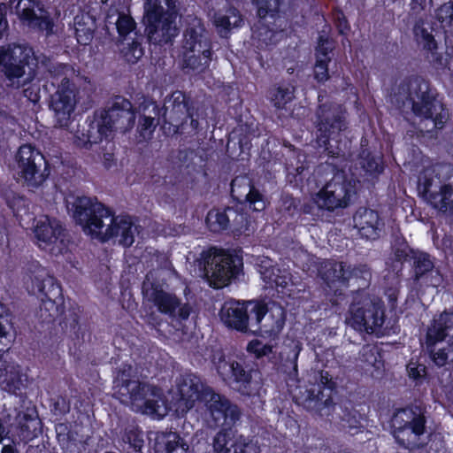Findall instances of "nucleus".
I'll return each instance as SVG.
<instances>
[{
    "label": "nucleus",
    "instance_id": "52",
    "mask_svg": "<svg viewBox=\"0 0 453 453\" xmlns=\"http://www.w3.org/2000/svg\"><path fill=\"white\" fill-rule=\"evenodd\" d=\"M426 53L430 55V62L436 68H447L449 65L448 58H445L442 53L438 52V50L426 51ZM429 58V56H427Z\"/></svg>",
    "mask_w": 453,
    "mask_h": 453
},
{
    "label": "nucleus",
    "instance_id": "33",
    "mask_svg": "<svg viewBox=\"0 0 453 453\" xmlns=\"http://www.w3.org/2000/svg\"><path fill=\"white\" fill-rule=\"evenodd\" d=\"M157 453H188V445L176 432L158 434L156 439Z\"/></svg>",
    "mask_w": 453,
    "mask_h": 453
},
{
    "label": "nucleus",
    "instance_id": "17",
    "mask_svg": "<svg viewBox=\"0 0 453 453\" xmlns=\"http://www.w3.org/2000/svg\"><path fill=\"white\" fill-rule=\"evenodd\" d=\"M17 175L28 188H38L47 179L49 172L42 154L31 145H23L16 155Z\"/></svg>",
    "mask_w": 453,
    "mask_h": 453
},
{
    "label": "nucleus",
    "instance_id": "6",
    "mask_svg": "<svg viewBox=\"0 0 453 453\" xmlns=\"http://www.w3.org/2000/svg\"><path fill=\"white\" fill-rule=\"evenodd\" d=\"M178 0H145L142 24L148 40L155 45H173L180 32Z\"/></svg>",
    "mask_w": 453,
    "mask_h": 453
},
{
    "label": "nucleus",
    "instance_id": "23",
    "mask_svg": "<svg viewBox=\"0 0 453 453\" xmlns=\"http://www.w3.org/2000/svg\"><path fill=\"white\" fill-rule=\"evenodd\" d=\"M219 317L222 323L229 329L244 334L250 330V317L245 307V300L225 301L219 311Z\"/></svg>",
    "mask_w": 453,
    "mask_h": 453
},
{
    "label": "nucleus",
    "instance_id": "26",
    "mask_svg": "<svg viewBox=\"0 0 453 453\" xmlns=\"http://www.w3.org/2000/svg\"><path fill=\"white\" fill-rule=\"evenodd\" d=\"M262 279L269 288H275L283 297L290 299L299 298V291L296 292L295 284L292 281V275L281 271L279 267L270 266L262 273Z\"/></svg>",
    "mask_w": 453,
    "mask_h": 453
},
{
    "label": "nucleus",
    "instance_id": "40",
    "mask_svg": "<svg viewBox=\"0 0 453 453\" xmlns=\"http://www.w3.org/2000/svg\"><path fill=\"white\" fill-rule=\"evenodd\" d=\"M359 358L361 362L379 368L376 365L382 362V349L379 348L377 343L365 344L359 350Z\"/></svg>",
    "mask_w": 453,
    "mask_h": 453
},
{
    "label": "nucleus",
    "instance_id": "44",
    "mask_svg": "<svg viewBox=\"0 0 453 453\" xmlns=\"http://www.w3.org/2000/svg\"><path fill=\"white\" fill-rule=\"evenodd\" d=\"M435 14L443 27L453 29V1L441 5Z\"/></svg>",
    "mask_w": 453,
    "mask_h": 453
},
{
    "label": "nucleus",
    "instance_id": "21",
    "mask_svg": "<svg viewBox=\"0 0 453 453\" xmlns=\"http://www.w3.org/2000/svg\"><path fill=\"white\" fill-rule=\"evenodd\" d=\"M15 13L20 22L29 27L53 33L54 23L49 12L36 0H18L14 6Z\"/></svg>",
    "mask_w": 453,
    "mask_h": 453
},
{
    "label": "nucleus",
    "instance_id": "30",
    "mask_svg": "<svg viewBox=\"0 0 453 453\" xmlns=\"http://www.w3.org/2000/svg\"><path fill=\"white\" fill-rule=\"evenodd\" d=\"M118 443L127 453L141 452L144 446L143 431L136 425L128 424L120 430Z\"/></svg>",
    "mask_w": 453,
    "mask_h": 453
},
{
    "label": "nucleus",
    "instance_id": "54",
    "mask_svg": "<svg viewBox=\"0 0 453 453\" xmlns=\"http://www.w3.org/2000/svg\"><path fill=\"white\" fill-rule=\"evenodd\" d=\"M215 26L226 32L230 31L232 27V24L230 21V17L228 15H219L215 18Z\"/></svg>",
    "mask_w": 453,
    "mask_h": 453
},
{
    "label": "nucleus",
    "instance_id": "43",
    "mask_svg": "<svg viewBox=\"0 0 453 453\" xmlns=\"http://www.w3.org/2000/svg\"><path fill=\"white\" fill-rule=\"evenodd\" d=\"M116 28L119 36L125 40L126 36L136 28V23L130 15L119 13L116 22Z\"/></svg>",
    "mask_w": 453,
    "mask_h": 453
},
{
    "label": "nucleus",
    "instance_id": "25",
    "mask_svg": "<svg viewBox=\"0 0 453 453\" xmlns=\"http://www.w3.org/2000/svg\"><path fill=\"white\" fill-rule=\"evenodd\" d=\"M79 90L75 84L65 77L58 85V127L67 126L78 103Z\"/></svg>",
    "mask_w": 453,
    "mask_h": 453
},
{
    "label": "nucleus",
    "instance_id": "32",
    "mask_svg": "<svg viewBox=\"0 0 453 453\" xmlns=\"http://www.w3.org/2000/svg\"><path fill=\"white\" fill-rule=\"evenodd\" d=\"M402 256L405 259L409 258L412 261L415 281H419L423 277L434 272V264L428 253L409 248L408 253Z\"/></svg>",
    "mask_w": 453,
    "mask_h": 453
},
{
    "label": "nucleus",
    "instance_id": "48",
    "mask_svg": "<svg viewBox=\"0 0 453 453\" xmlns=\"http://www.w3.org/2000/svg\"><path fill=\"white\" fill-rule=\"evenodd\" d=\"M334 50V42L328 37L319 35L318 38V45L316 47V58H331L330 53Z\"/></svg>",
    "mask_w": 453,
    "mask_h": 453
},
{
    "label": "nucleus",
    "instance_id": "16",
    "mask_svg": "<svg viewBox=\"0 0 453 453\" xmlns=\"http://www.w3.org/2000/svg\"><path fill=\"white\" fill-rule=\"evenodd\" d=\"M211 363L220 376H229L237 390L244 395L250 396L256 388L253 384V372H257L253 365L245 360L240 361L226 357L222 349L216 350L211 355Z\"/></svg>",
    "mask_w": 453,
    "mask_h": 453
},
{
    "label": "nucleus",
    "instance_id": "27",
    "mask_svg": "<svg viewBox=\"0 0 453 453\" xmlns=\"http://www.w3.org/2000/svg\"><path fill=\"white\" fill-rule=\"evenodd\" d=\"M142 113L140 116L137 127L139 137L143 140L151 138L156 127L158 124V119L162 109L155 101H145L142 104Z\"/></svg>",
    "mask_w": 453,
    "mask_h": 453
},
{
    "label": "nucleus",
    "instance_id": "10",
    "mask_svg": "<svg viewBox=\"0 0 453 453\" xmlns=\"http://www.w3.org/2000/svg\"><path fill=\"white\" fill-rule=\"evenodd\" d=\"M203 33V26H188L185 28L179 53L183 70L203 72L209 66L212 47Z\"/></svg>",
    "mask_w": 453,
    "mask_h": 453
},
{
    "label": "nucleus",
    "instance_id": "50",
    "mask_svg": "<svg viewBox=\"0 0 453 453\" xmlns=\"http://www.w3.org/2000/svg\"><path fill=\"white\" fill-rule=\"evenodd\" d=\"M339 35L347 36L350 31V25L342 11H339L334 20Z\"/></svg>",
    "mask_w": 453,
    "mask_h": 453
},
{
    "label": "nucleus",
    "instance_id": "49",
    "mask_svg": "<svg viewBox=\"0 0 453 453\" xmlns=\"http://www.w3.org/2000/svg\"><path fill=\"white\" fill-rule=\"evenodd\" d=\"M6 203L15 213L19 212L27 205L26 199L14 192L6 194Z\"/></svg>",
    "mask_w": 453,
    "mask_h": 453
},
{
    "label": "nucleus",
    "instance_id": "36",
    "mask_svg": "<svg viewBox=\"0 0 453 453\" xmlns=\"http://www.w3.org/2000/svg\"><path fill=\"white\" fill-rule=\"evenodd\" d=\"M359 160L362 168L369 174H380L384 170L383 160L380 156L373 153L369 148H365L361 142Z\"/></svg>",
    "mask_w": 453,
    "mask_h": 453
},
{
    "label": "nucleus",
    "instance_id": "1",
    "mask_svg": "<svg viewBox=\"0 0 453 453\" xmlns=\"http://www.w3.org/2000/svg\"><path fill=\"white\" fill-rule=\"evenodd\" d=\"M316 135L319 147L327 157L325 164L331 168L334 177L328 181L315 196L313 202L319 209L334 211L349 205L353 186L344 173L351 153L338 139L342 131L347 128L346 111L338 104L326 102L318 106L316 111Z\"/></svg>",
    "mask_w": 453,
    "mask_h": 453
},
{
    "label": "nucleus",
    "instance_id": "12",
    "mask_svg": "<svg viewBox=\"0 0 453 453\" xmlns=\"http://www.w3.org/2000/svg\"><path fill=\"white\" fill-rule=\"evenodd\" d=\"M250 317V330L255 335L275 339L282 331L286 322V311L281 306L269 309L265 299L245 300Z\"/></svg>",
    "mask_w": 453,
    "mask_h": 453
},
{
    "label": "nucleus",
    "instance_id": "18",
    "mask_svg": "<svg viewBox=\"0 0 453 453\" xmlns=\"http://www.w3.org/2000/svg\"><path fill=\"white\" fill-rule=\"evenodd\" d=\"M285 0H252L257 7L258 19L255 38L261 48H267L275 44L277 27L275 20L279 17L281 6Z\"/></svg>",
    "mask_w": 453,
    "mask_h": 453
},
{
    "label": "nucleus",
    "instance_id": "53",
    "mask_svg": "<svg viewBox=\"0 0 453 453\" xmlns=\"http://www.w3.org/2000/svg\"><path fill=\"white\" fill-rule=\"evenodd\" d=\"M75 36L79 44L88 45L92 41L93 31L90 28L85 30L83 28L75 27Z\"/></svg>",
    "mask_w": 453,
    "mask_h": 453
},
{
    "label": "nucleus",
    "instance_id": "37",
    "mask_svg": "<svg viewBox=\"0 0 453 453\" xmlns=\"http://www.w3.org/2000/svg\"><path fill=\"white\" fill-rule=\"evenodd\" d=\"M35 236L42 249H47L53 244L54 228L51 221L47 216L42 217L37 220L35 229Z\"/></svg>",
    "mask_w": 453,
    "mask_h": 453
},
{
    "label": "nucleus",
    "instance_id": "31",
    "mask_svg": "<svg viewBox=\"0 0 453 453\" xmlns=\"http://www.w3.org/2000/svg\"><path fill=\"white\" fill-rule=\"evenodd\" d=\"M434 27L421 17L415 20L412 27L413 38L424 52L438 50V42L433 35Z\"/></svg>",
    "mask_w": 453,
    "mask_h": 453
},
{
    "label": "nucleus",
    "instance_id": "39",
    "mask_svg": "<svg viewBox=\"0 0 453 453\" xmlns=\"http://www.w3.org/2000/svg\"><path fill=\"white\" fill-rule=\"evenodd\" d=\"M20 434L23 440H32L41 433V421L37 416L24 415L19 421Z\"/></svg>",
    "mask_w": 453,
    "mask_h": 453
},
{
    "label": "nucleus",
    "instance_id": "35",
    "mask_svg": "<svg viewBox=\"0 0 453 453\" xmlns=\"http://www.w3.org/2000/svg\"><path fill=\"white\" fill-rule=\"evenodd\" d=\"M227 212L235 213V211L230 207H226L222 211L219 209L209 211L205 218V223L211 232L221 233L228 228L230 219Z\"/></svg>",
    "mask_w": 453,
    "mask_h": 453
},
{
    "label": "nucleus",
    "instance_id": "63",
    "mask_svg": "<svg viewBox=\"0 0 453 453\" xmlns=\"http://www.w3.org/2000/svg\"><path fill=\"white\" fill-rule=\"evenodd\" d=\"M58 70H59L60 68H62V65L60 63H58Z\"/></svg>",
    "mask_w": 453,
    "mask_h": 453
},
{
    "label": "nucleus",
    "instance_id": "41",
    "mask_svg": "<svg viewBox=\"0 0 453 453\" xmlns=\"http://www.w3.org/2000/svg\"><path fill=\"white\" fill-rule=\"evenodd\" d=\"M124 373L122 374L121 388L126 390L129 395V398L132 401H142L146 396L145 388L146 385L131 379H125Z\"/></svg>",
    "mask_w": 453,
    "mask_h": 453
},
{
    "label": "nucleus",
    "instance_id": "46",
    "mask_svg": "<svg viewBox=\"0 0 453 453\" xmlns=\"http://www.w3.org/2000/svg\"><path fill=\"white\" fill-rule=\"evenodd\" d=\"M247 350L257 358H261L268 357L273 352V346L268 343L265 344L259 340H252L248 343Z\"/></svg>",
    "mask_w": 453,
    "mask_h": 453
},
{
    "label": "nucleus",
    "instance_id": "38",
    "mask_svg": "<svg viewBox=\"0 0 453 453\" xmlns=\"http://www.w3.org/2000/svg\"><path fill=\"white\" fill-rule=\"evenodd\" d=\"M365 418L355 409H346L342 417V426L350 434H357L363 432Z\"/></svg>",
    "mask_w": 453,
    "mask_h": 453
},
{
    "label": "nucleus",
    "instance_id": "58",
    "mask_svg": "<svg viewBox=\"0 0 453 453\" xmlns=\"http://www.w3.org/2000/svg\"><path fill=\"white\" fill-rule=\"evenodd\" d=\"M178 96L174 97L173 104H180L185 103V95L182 92H177Z\"/></svg>",
    "mask_w": 453,
    "mask_h": 453
},
{
    "label": "nucleus",
    "instance_id": "15",
    "mask_svg": "<svg viewBox=\"0 0 453 453\" xmlns=\"http://www.w3.org/2000/svg\"><path fill=\"white\" fill-rule=\"evenodd\" d=\"M58 301L62 303L58 304V312L64 315L63 319L58 322L63 334L67 336L70 342L68 347L70 351L73 353L81 352V347L85 343L86 338H90L89 323L88 319L83 316V309L77 303L71 304L69 309L65 311V302L62 294V287L58 282Z\"/></svg>",
    "mask_w": 453,
    "mask_h": 453
},
{
    "label": "nucleus",
    "instance_id": "29",
    "mask_svg": "<svg viewBox=\"0 0 453 453\" xmlns=\"http://www.w3.org/2000/svg\"><path fill=\"white\" fill-rule=\"evenodd\" d=\"M453 330V311H443L438 319H434L426 333V345L434 347L436 343L443 342Z\"/></svg>",
    "mask_w": 453,
    "mask_h": 453
},
{
    "label": "nucleus",
    "instance_id": "2",
    "mask_svg": "<svg viewBox=\"0 0 453 453\" xmlns=\"http://www.w3.org/2000/svg\"><path fill=\"white\" fill-rule=\"evenodd\" d=\"M72 217L91 239L105 243L113 238L124 248L134 242L136 226L128 214L115 215L111 208L96 198L78 196L72 207Z\"/></svg>",
    "mask_w": 453,
    "mask_h": 453
},
{
    "label": "nucleus",
    "instance_id": "9",
    "mask_svg": "<svg viewBox=\"0 0 453 453\" xmlns=\"http://www.w3.org/2000/svg\"><path fill=\"white\" fill-rule=\"evenodd\" d=\"M34 62V51L27 45L12 43L0 49V68L9 87L19 88L29 83Z\"/></svg>",
    "mask_w": 453,
    "mask_h": 453
},
{
    "label": "nucleus",
    "instance_id": "57",
    "mask_svg": "<svg viewBox=\"0 0 453 453\" xmlns=\"http://www.w3.org/2000/svg\"><path fill=\"white\" fill-rule=\"evenodd\" d=\"M313 209H314V204L312 203H301V209L298 211V218L303 214V215L312 214Z\"/></svg>",
    "mask_w": 453,
    "mask_h": 453
},
{
    "label": "nucleus",
    "instance_id": "51",
    "mask_svg": "<svg viewBox=\"0 0 453 453\" xmlns=\"http://www.w3.org/2000/svg\"><path fill=\"white\" fill-rule=\"evenodd\" d=\"M409 377L417 383L421 382L427 374V369L425 365H417L416 366H407Z\"/></svg>",
    "mask_w": 453,
    "mask_h": 453
},
{
    "label": "nucleus",
    "instance_id": "7",
    "mask_svg": "<svg viewBox=\"0 0 453 453\" xmlns=\"http://www.w3.org/2000/svg\"><path fill=\"white\" fill-rule=\"evenodd\" d=\"M426 408L411 403L396 409L390 420L391 435L398 448L415 452L426 448L428 441H421L427 427Z\"/></svg>",
    "mask_w": 453,
    "mask_h": 453
},
{
    "label": "nucleus",
    "instance_id": "11",
    "mask_svg": "<svg viewBox=\"0 0 453 453\" xmlns=\"http://www.w3.org/2000/svg\"><path fill=\"white\" fill-rule=\"evenodd\" d=\"M349 312L352 326L360 332L372 334L383 327L386 308L380 298H372L366 293L353 296Z\"/></svg>",
    "mask_w": 453,
    "mask_h": 453
},
{
    "label": "nucleus",
    "instance_id": "22",
    "mask_svg": "<svg viewBox=\"0 0 453 453\" xmlns=\"http://www.w3.org/2000/svg\"><path fill=\"white\" fill-rule=\"evenodd\" d=\"M151 301L160 313L179 320H187L192 311L188 303H181V300L176 295L157 287L152 289Z\"/></svg>",
    "mask_w": 453,
    "mask_h": 453
},
{
    "label": "nucleus",
    "instance_id": "64",
    "mask_svg": "<svg viewBox=\"0 0 453 453\" xmlns=\"http://www.w3.org/2000/svg\"><path fill=\"white\" fill-rule=\"evenodd\" d=\"M239 191H243V188H239Z\"/></svg>",
    "mask_w": 453,
    "mask_h": 453
},
{
    "label": "nucleus",
    "instance_id": "4",
    "mask_svg": "<svg viewBox=\"0 0 453 453\" xmlns=\"http://www.w3.org/2000/svg\"><path fill=\"white\" fill-rule=\"evenodd\" d=\"M135 118L136 112L130 100L117 96L110 108L96 110L87 118V132L76 134L73 143L80 149L90 150L93 144L107 140L114 131L126 133L131 130Z\"/></svg>",
    "mask_w": 453,
    "mask_h": 453
},
{
    "label": "nucleus",
    "instance_id": "8",
    "mask_svg": "<svg viewBox=\"0 0 453 453\" xmlns=\"http://www.w3.org/2000/svg\"><path fill=\"white\" fill-rule=\"evenodd\" d=\"M319 273L326 287L333 294L332 306L338 307L342 302H347V295L343 292L349 287L350 280L354 279L357 283V289L354 295L365 293V289L370 286L372 273L367 265H347L346 262L326 260L319 269Z\"/></svg>",
    "mask_w": 453,
    "mask_h": 453
},
{
    "label": "nucleus",
    "instance_id": "28",
    "mask_svg": "<svg viewBox=\"0 0 453 453\" xmlns=\"http://www.w3.org/2000/svg\"><path fill=\"white\" fill-rule=\"evenodd\" d=\"M354 222L361 235L366 239H375L379 235L380 218L377 211L359 209L354 216Z\"/></svg>",
    "mask_w": 453,
    "mask_h": 453
},
{
    "label": "nucleus",
    "instance_id": "20",
    "mask_svg": "<svg viewBox=\"0 0 453 453\" xmlns=\"http://www.w3.org/2000/svg\"><path fill=\"white\" fill-rule=\"evenodd\" d=\"M212 390L194 373L180 376L177 383V411L187 413L195 406L196 402L204 403L209 396L207 393Z\"/></svg>",
    "mask_w": 453,
    "mask_h": 453
},
{
    "label": "nucleus",
    "instance_id": "34",
    "mask_svg": "<svg viewBox=\"0 0 453 453\" xmlns=\"http://www.w3.org/2000/svg\"><path fill=\"white\" fill-rule=\"evenodd\" d=\"M296 88L290 84H274L268 90V99L276 110H286L295 98Z\"/></svg>",
    "mask_w": 453,
    "mask_h": 453
},
{
    "label": "nucleus",
    "instance_id": "56",
    "mask_svg": "<svg viewBox=\"0 0 453 453\" xmlns=\"http://www.w3.org/2000/svg\"><path fill=\"white\" fill-rule=\"evenodd\" d=\"M7 27L8 22L6 19V5L4 4H0V37Z\"/></svg>",
    "mask_w": 453,
    "mask_h": 453
},
{
    "label": "nucleus",
    "instance_id": "3",
    "mask_svg": "<svg viewBox=\"0 0 453 453\" xmlns=\"http://www.w3.org/2000/svg\"><path fill=\"white\" fill-rule=\"evenodd\" d=\"M203 403L209 417L217 427H220L213 437L212 448L215 453H257V449L242 435L237 434L236 423L241 419L239 406L226 395L214 392Z\"/></svg>",
    "mask_w": 453,
    "mask_h": 453
},
{
    "label": "nucleus",
    "instance_id": "61",
    "mask_svg": "<svg viewBox=\"0 0 453 453\" xmlns=\"http://www.w3.org/2000/svg\"><path fill=\"white\" fill-rule=\"evenodd\" d=\"M426 3V0H412V4H417L423 7V4Z\"/></svg>",
    "mask_w": 453,
    "mask_h": 453
},
{
    "label": "nucleus",
    "instance_id": "62",
    "mask_svg": "<svg viewBox=\"0 0 453 453\" xmlns=\"http://www.w3.org/2000/svg\"><path fill=\"white\" fill-rule=\"evenodd\" d=\"M230 12H231V13H232L234 16H235V15H236V13L238 12V11H237L236 9H233V10H231Z\"/></svg>",
    "mask_w": 453,
    "mask_h": 453
},
{
    "label": "nucleus",
    "instance_id": "55",
    "mask_svg": "<svg viewBox=\"0 0 453 453\" xmlns=\"http://www.w3.org/2000/svg\"><path fill=\"white\" fill-rule=\"evenodd\" d=\"M432 358L436 365L443 366L448 361V353L445 349H440L436 352L432 353Z\"/></svg>",
    "mask_w": 453,
    "mask_h": 453
},
{
    "label": "nucleus",
    "instance_id": "60",
    "mask_svg": "<svg viewBox=\"0 0 453 453\" xmlns=\"http://www.w3.org/2000/svg\"><path fill=\"white\" fill-rule=\"evenodd\" d=\"M58 240L61 238L62 236V234L65 230L63 225L58 221Z\"/></svg>",
    "mask_w": 453,
    "mask_h": 453
},
{
    "label": "nucleus",
    "instance_id": "13",
    "mask_svg": "<svg viewBox=\"0 0 453 453\" xmlns=\"http://www.w3.org/2000/svg\"><path fill=\"white\" fill-rule=\"evenodd\" d=\"M201 257L206 270L211 273L216 288L226 286L242 272V257L234 250L211 247Z\"/></svg>",
    "mask_w": 453,
    "mask_h": 453
},
{
    "label": "nucleus",
    "instance_id": "14",
    "mask_svg": "<svg viewBox=\"0 0 453 453\" xmlns=\"http://www.w3.org/2000/svg\"><path fill=\"white\" fill-rule=\"evenodd\" d=\"M418 190L423 200L434 209L453 216V187L443 182L434 169H426L421 173Z\"/></svg>",
    "mask_w": 453,
    "mask_h": 453
},
{
    "label": "nucleus",
    "instance_id": "19",
    "mask_svg": "<svg viewBox=\"0 0 453 453\" xmlns=\"http://www.w3.org/2000/svg\"><path fill=\"white\" fill-rule=\"evenodd\" d=\"M337 392L336 380L327 371L319 372V382L308 390L305 407L320 417L329 416L334 409V395Z\"/></svg>",
    "mask_w": 453,
    "mask_h": 453
},
{
    "label": "nucleus",
    "instance_id": "59",
    "mask_svg": "<svg viewBox=\"0 0 453 453\" xmlns=\"http://www.w3.org/2000/svg\"><path fill=\"white\" fill-rule=\"evenodd\" d=\"M144 405L147 409H149L152 411H156L157 403L154 401L147 400V401H145Z\"/></svg>",
    "mask_w": 453,
    "mask_h": 453
},
{
    "label": "nucleus",
    "instance_id": "47",
    "mask_svg": "<svg viewBox=\"0 0 453 453\" xmlns=\"http://www.w3.org/2000/svg\"><path fill=\"white\" fill-rule=\"evenodd\" d=\"M332 58H316L314 65V78L318 82H325L329 79L328 65Z\"/></svg>",
    "mask_w": 453,
    "mask_h": 453
},
{
    "label": "nucleus",
    "instance_id": "42",
    "mask_svg": "<svg viewBox=\"0 0 453 453\" xmlns=\"http://www.w3.org/2000/svg\"><path fill=\"white\" fill-rule=\"evenodd\" d=\"M142 39H133L131 42H127V46L121 50L123 58L128 63H136L144 54L142 45Z\"/></svg>",
    "mask_w": 453,
    "mask_h": 453
},
{
    "label": "nucleus",
    "instance_id": "45",
    "mask_svg": "<svg viewBox=\"0 0 453 453\" xmlns=\"http://www.w3.org/2000/svg\"><path fill=\"white\" fill-rule=\"evenodd\" d=\"M283 212L290 218H298V211L301 209V200L292 195H285L281 198Z\"/></svg>",
    "mask_w": 453,
    "mask_h": 453
},
{
    "label": "nucleus",
    "instance_id": "5",
    "mask_svg": "<svg viewBox=\"0 0 453 453\" xmlns=\"http://www.w3.org/2000/svg\"><path fill=\"white\" fill-rule=\"evenodd\" d=\"M396 96L403 106L421 119L432 120L433 129L441 130L449 119V111L439 99V93L429 81L418 74L404 77L397 86Z\"/></svg>",
    "mask_w": 453,
    "mask_h": 453
},
{
    "label": "nucleus",
    "instance_id": "24",
    "mask_svg": "<svg viewBox=\"0 0 453 453\" xmlns=\"http://www.w3.org/2000/svg\"><path fill=\"white\" fill-rule=\"evenodd\" d=\"M231 196L238 202H246L256 211L265 208L264 196L247 176H236L231 181Z\"/></svg>",
    "mask_w": 453,
    "mask_h": 453
}]
</instances>
